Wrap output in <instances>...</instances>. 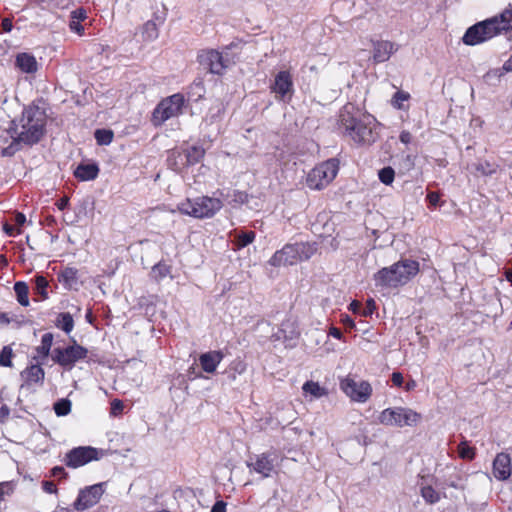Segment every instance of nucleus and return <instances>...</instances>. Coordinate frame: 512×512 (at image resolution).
<instances>
[{
  "mask_svg": "<svg viewBox=\"0 0 512 512\" xmlns=\"http://www.w3.org/2000/svg\"><path fill=\"white\" fill-rule=\"evenodd\" d=\"M512 30V4H509L499 15L477 22L470 26L462 41L474 46L486 42L495 36L506 34Z\"/></svg>",
  "mask_w": 512,
  "mask_h": 512,
  "instance_id": "1",
  "label": "nucleus"
},
{
  "mask_svg": "<svg viewBox=\"0 0 512 512\" xmlns=\"http://www.w3.org/2000/svg\"><path fill=\"white\" fill-rule=\"evenodd\" d=\"M512 30V4H509L499 15L477 22L470 26L462 41L474 46L486 42L495 36L506 34Z\"/></svg>",
  "mask_w": 512,
  "mask_h": 512,
  "instance_id": "2",
  "label": "nucleus"
},
{
  "mask_svg": "<svg viewBox=\"0 0 512 512\" xmlns=\"http://www.w3.org/2000/svg\"><path fill=\"white\" fill-rule=\"evenodd\" d=\"M47 115L44 109L37 105H29L24 108L20 118V132L8 148L3 150V155H11L15 145L20 143L25 145H34L38 143L45 134Z\"/></svg>",
  "mask_w": 512,
  "mask_h": 512,
  "instance_id": "3",
  "label": "nucleus"
},
{
  "mask_svg": "<svg viewBox=\"0 0 512 512\" xmlns=\"http://www.w3.org/2000/svg\"><path fill=\"white\" fill-rule=\"evenodd\" d=\"M420 271V264L416 260H400L389 267L380 269L375 275L376 284L382 287L398 288L406 285Z\"/></svg>",
  "mask_w": 512,
  "mask_h": 512,
  "instance_id": "4",
  "label": "nucleus"
},
{
  "mask_svg": "<svg viewBox=\"0 0 512 512\" xmlns=\"http://www.w3.org/2000/svg\"><path fill=\"white\" fill-rule=\"evenodd\" d=\"M338 129L341 134L358 145H370L376 141L377 134L370 123L357 118L345 106L339 114Z\"/></svg>",
  "mask_w": 512,
  "mask_h": 512,
  "instance_id": "5",
  "label": "nucleus"
},
{
  "mask_svg": "<svg viewBox=\"0 0 512 512\" xmlns=\"http://www.w3.org/2000/svg\"><path fill=\"white\" fill-rule=\"evenodd\" d=\"M317 250L315 242L288 243L271 256L269 264L273 267L295 265L298 262L309 260Z\"/></svg>",
  "mask_w": 512,
  "mask_h": 512,
  "instance_id": "6",
  "label": "nucleus"
},
{
  "mask_svg": "<svg viewBox=\"0 0 512 512\" xmlns=\"http://www.w3.org/2000/svg\"><path fill=\"white\" fill-rule=\"evenodd\" d=\"M222 207L223 202L219 198L209 196L187 198L177 206L180 213L197 219L212 218Z\"/></svg>",
  "mask_w": 512,
  "mask_h": 512,
  "instance_id": "7",
  "label": "nucleus"
},
{
  "mask_svg": "<svg viewBox=\"0 0 512 512\" xmlns=\"http://www.w3.org/2000/svg\"><path fill=\"white\" fill-rule=\"evenodd\" d=\"M185 105L186 99L182 93H175L165 97L154 108L151 122L155 127H159L167 120L181 115Z\"/></svg>",
  "mask_w": 512,
  "mask_h": 512,
  "instance_id": "8",
  "label": "nucleus"
},
{
  "mask_svg": "<svg viewBox=\"0 0 512 512\" xmlns=\"http://www.w3.org/2000/svg\"><path fill=\"white\" fill-rule=\"evenodd\" d=\"M88 356V349L77 343L75 339L65 347H56L52 350V361L67 371H71L75 365Z\"/></svg>",
  "mask_w": 512,
  "mask_h": 512,
  "instance_id": "9",
  "label": "nucleus"
},
{
  "mask_svg": "<svg viewBox=\"0 0 512 512\" xmlns=\"http://www.w3.org/2000/svg\"><path fill=\"white\" fill-rule=\"evenodd\" d=\"M339 164L336 159H328L309 171L306 177V185L311 190H322L336 177Z\"/></svg>",
  "mask_w": 512,
  "mask_h": 512,
  "instance_id": "10",
  "label": "nucleus"
},
{
  "mask_svg": "<svg viewBox=\"0 0 512 512\" xmlns=\"http://www.w3.org/2000/svg\"><path fill=\"white\" fill-rule=\"evenodd\" d=\"M420 419L418 412L405 407L386 408L378 416L380 424L396 427L416 425Z\"/></svg>",
  "mask_w": 512,
  "mask_h": 512,
  "instance_id": "11",
  "label": "nucleus"
},
{
  "mask_svg": "<svg viewBox=\"0 0 512 512\" xmlns=\"http://www.w3.org/2000/svg\"><path fill=\"white\" fill-rule=\"evenodd\" d=\"M339 386L342 392L351 399V401L358 403L367 402L373 392L371 384L362 380L357 382L352 376L348 375L344 378H341L339 381Z\"/></svg>",
  "mask_w": 512,
  "mask_h": 512,
  "instance_id": "12",
  "label": "nucleus"
},
{
  "mask_svg": "<svg viewBox=\"0 0 512 512\" xmlns=\"http://www.w3.org/2000/svg\"><path fill=\"white\" fill-rule=\"evenodd\" d=\"M98 459L99 453L96 448L91 446H79L68 451L65 454L63 462L67 467L76 469Z\"/></svg>",
  "mask_w": 512,
  "mask_h": 512,
  "instance_id": "13",
  "label": "nucleus"
},
{
  "mask_svg": "<svg viewBox=\"0 0 512 512\" xmlns=\"http://www.w3.org/2000/svg\"><path fill=\"white\" fill-rule=\"evenodd\" d=\"M104 492V483L94 484L81 489L73 503L74 509L78 512H82L94 507L99 503Z\"/></svg>",
  "mask_w": 512,
  "mask_h": 512,
  "instance_id": "14",
  "label": "nucleus"
},
{
  "mask_svg": "<svg viewBox=\"0 0 512 512\" xmlns=\"http://www.w3.org/2000/svg\"><path fill=\"white\" fill-rule=\"evenodd\" d=\"M275 456L270 452H263L251 458L247 462V467L250 470L260 474L263 478H269L275 473Z\"/></svg>",
  "mask_w": 512,
  "mask_h": 512,
  "instance_id": "15",
  "label": "nucleus"
},
{
  "mask_svg": "<svg viewBox=\"0 0 512 512\" xmlns=\"http://www.w3.org/2000/svg\"><path fill=\"white\" fill-rule=\"evenodd\" d=\"M271 90L276 97L282 101L289 102L292 98L294 88L293 79L289 71H280L271 85Z\"/></svg>",
  "mask_w": 512,
  "mask_h": 512,
  "instance_id": "16",
  "label": "nucleus"
},
{
  "mask_svg": "<svg viewBox=\"0 0 512 512\" xmlns=\"http://www.w3.org/2000/svg\"><path fill=\"white\" fill-rule=\"evenodd\" d=\"M492 473L499 481H506L512 474V460L508 453H497L492 463Z\"/></svg>",
  "mask_w": 512,
  "mask_h": 512,
  "instance_id": "17",
  "label": "nucleus"
},
{
  "mask_svg": "<svg viewBox=\"0 0 512 512\" xmlns=\"http://www.w3.org/2000/svg\"><path fill=\"white\" fill-rule=\"evenodd\" d=\"M41 364L42 363L40 362L32 364L21 372V377L23 379L22 387H30L33 384H43L45 371L41 367Z\"/></svg>",
  "mask_w": 512,
  "mask_h": 512,
  "instance_id": "18",
  "label": "nucleus"
},
{
  "mask_svg": "<svg viewBox=\"0 0 512 512\" xmlns=\"http://www.w3.org/2000/svg\"><path fill=\"white\" fill-rule=\"evenodd\" d=\"M223 359L224 353L221 350H212L201 354L199 363L204 372L214 373Z\"/></svg>",
  "mask_w": 512,
  "mask_h": 512,
  "instance_id": "19",
  "label": "nucleus"
},
{
  "mask_svg": "<svg viewBox=\"0 0 512 512\" xmlns=\"http://www.w3.org/2000/svg\"><path fill=\"white\" fill-rule=\"evenodd\" d=\"M397 51V46L390 41H377L374 43L373 59L376 63L389 60L392 53Z\"/></svg>",
  "mask_w": 512,
  "mask_h": 512,
  "instance_id": "20",
  "label": "nucleus"
},
{
  "mask_svg": "<svg viewBox=\"0 0 512 512\" xmlns=\"http://www.w3.org/2000/svg\"><path fill=\"white\" fill-rule=\"evenodd\" d=\"M100 172L96 163H80L74 170V177L79 181H91L98 177Z\"/></svg>",
  "mask_w": 512,
  "mask_h": 512,
  "instance_id": "21",
  "label": "nucleus"
},
{
  "mask_svg": "<svg viewBox=\"0 0 512 512\" xmlns=\"http://www.w3.org/2000/svg\"><path fill=\"white\" fill-rule=\"evenodd\" d=\"M185 154L182 149H173L168 155L167 165L168 167L177 172H182L185 168L189 167Z\"/></svg>",
  "mask_w": 512,
  "mask_h": 512,
  "instance_id": "22",
  "label": "nucleus"
},
{
  "mask_svg": "<svg viewBox=\"0 0 512 512\" xmlns=\"http://www.w3.org/2000/svg\"><path fill=\"white\" fill-rule=\"evenodd\" d=\"M54 336L51 332H47L42 335L40 345L35 348L37 356L34 359L39 360L38 362L44 363L45 359L50 355L51 356V348L53 345Z\"/></svg>",
  "mask_w": 512,
  "mask_h": 512,
  "instance_id": "23",
  "label": "nucleus"
},
{
  "mask_svg": "<svg viewBox=\"0 0 512 512\" xmlns=\"http://www.w3.org/2000/svg\"><path fill=\"white\" fill-rule=\"evenodd\" d=\"M58 281L67 289H72L78 282V269L75 267H65L58 274Z\"/></svg>",
  "mask_w": 512,
  "mask_h": 512,
  "instance_id": "24",
  "label": "nucleus"
},
{
  "mask_svg": "<svg viewBox=\"0 0 512 512\" xmlns=\"http://www.w3.org/2000/svg\"><path fill=\"white\" fill-rule=\"evenodd\" d=\"M199 64H223L222 55L216 49H203L197 55Z\"/></svg>",
  "mask_w": 512,
  "mask_h": 512,
  "instance_id": "25",
  "label": "nucleus"
},
{
  "mask_svg": "<svg viewBox=\"0 0 512 512\" xmlns=\"http://www.w3.org/2000/svg\"><path fill=\"white\" fill-rule=\"evenodd\" d=\"M256 238V233L252 230L250 231H240L235 234V238L233 240L234 251H238L253 243Z\"/></svg>",
  "mask_w": 512,
  "mask_h": 512,
  "instance_id": "26",
  "label": "nucleus"
},
{
  "mask_svg": "<svg viewBox=\"0 0 512 512\" xmlns=\"http://www.w3.org/2000/svg\"><path fill=\"white\" fill-rule=\"evenodd\" d=\"M182 150L185 154L184 157H186L189 166L199 163L205 155V150L201 146L193 145Z\"/></svg>",
  "mask_w": 512,
  "mask_h": 512,
  "instance_id": "27",
  "label": "nucleus"
},
{
  "mask_svg": "<svg viewBox=\"0 0 512 512\" xmlns=\"http://www.w3.org/2000/svg\"><path fill=\"white\" fill-rule=\"evenodd\" d=\"M14 291L18 303L23 307L29 306V287L27 283L24 281H17L14 284Z\"/></svg>",
  "mask_w": 512,
  "mask_h": 512,
  "instance_id": "28",
  "label": "nucleus"
},
{
  "mask_svg": "<svg viewBox=\"0 0 512 512\" xmlns=\"http://www.w3.org/2000/svg\"><path fill=\"white\" fill-rule=\"evenodd\" d=\"M302 390L305 394H310L315 398L328 395V390L325 387L320 386L318 382L312 380L306 381L302 386Z\"/></svg>",
  "mask_w": 512,
  "mask_h": 512,
  "instance_id": "29",
  "label": "nucleus"
},
{
  "mask_svg": "<svg viewBox=\"0 0 512 512\" xmlns=\"http://www.w3.org/2000/svg\"><path fill=\"white\" fill-rule=\"evenodd\" d=\"M410 98L411 95L408 92L399 90L393 94L390 102L393 108L408 111L409 105H405L404 102H408Z\"/></svg>",
  "mask_w": 512,
  "mask_h": 512,
  "instance_id": "30",
  "label": "nucleus"
},
{
  "mask_svg": "<svg viewBox=\"0 0 512 512\" xmlns=\"http://www.w3.org/2000/svg\"><path fill=\"white\" fill-rule=\"evenodd\" d=\"M247 369V364L240 358H236L230 362L227 373L228 377L234 381L238 375L243 374Z\"/></svg>",
  "mask_w": 512,
  "mask_h": 512,
  "instance_id": "31",
  "label": "nucleus"
},
{
  "mask_svg": "<svg viewBox=\"0 0 512 512\" xmlns=\"http://www.w3.org/2000/svg\"><path fill=\"white\" fill-rule=\"evenodd\" d=\"M56 326L69 334L74 328V320L70 313H60L56 319Z\"/></svg>",
  "mask_w": 512,
  "mask_h": 512,
  "instance_id": "32",
  "label": "nucleus"
},
{
  "mask_svg": "<svg viewBox=\"0 0 512 512\" xmlns=\"http://www.w3.org/2000/svg\"><path fill=\"white\" fill-rule=\"evenodd\" d=\"M421 496L428 504H435L441 499L440 493L430 485L421 488Z\"/></svg>",
  "mask_w": 512,
  "mask_h": 512,
  "instance_id": "33",
  "label": "nucleus"
},
{
  "mask_svg": "<svg viewBox=\"0 0 512 512\" xmlns=\"http://www.w3.org/2000/svg\"><path fill=\"white\" fill-rule=\"evenodd\" d=\"M459 457L465 460H473L476 457V449L469 446L468 441L463 440L458 445Z\"/></svg>",
  "mask_w": 512,
  "mask_h": 512,
  "instance_id": "34",
  "label": "nucleus"
},
{
  "mask_svg": "<svg viewBox=\"0 0 512 512\" xmlns=\"http://www.w3.org/2000/svg\"><path fill=\"white\" fill-rule=\"evenodd\" d=\"M94 137L98 145H109L113 141L114 133L109 129H97Z\"/></svg>",
  "mask_w": 512,
  "mask_h": 512,
  "instance_id": "35",
  "label": "nucleus"
},
{
  "mask_svg": "<svg viewBox=\"0 0 512 512\" xmlns=\"http://www.w3.org/2000/svg\"><path fill=\"white\" fill-rule=\"evenodd\" d=\"M475 169L482 176H491L497 172L498 165L485 160L476 164Z\"/></svg>",
  "mask_w": 512,
  "mask_h": 512,
  "instance_id": "36",
  "label": "nucleus"
},
{
  "mask_svg": "<svg viewBox=\"0 0 512 512\" xmlns=\"http://www.w3.org/2000/svg\"><path fill=\"white\" fill-rule=\"evenodd\" d=\"M49 286V282L43 275L35 276V290L41 296L42 300H46L48 298L47 288Z\"/></svg>",
  "mask_w": 512,
  "mask_h": 512,
  "instance_id": "37",
  "label": "nucleus"
},
{
  "mask_svg": "<svg viewBox=\"0 0 512 512\" xmlns=\"http://www.w3.org/2000/svg\"><path fill=\"white\" fill-rule=\"evenodd\" d=\"M71 406V401L63 398L54 403L53 409L57 416H66L71 412Z\"/></svg>",
  "mask_w": 512,
  "mask_h": 512,
  "instance_id": "38",
  "label": "nucleus"
},
{
  "mask_svg": "<svg viewBox=\"0 0 512 512\" xmlns=\"http://www.w3.org/2000/svg\"><path fill=\"white\" fill-rule=\"evenodd\" d=\"M171 272V267L163 262H159L152 267V273L157 281L164 279Z\"/></svg>",
  "mask_w": 512,
  "mask_h": 512,
  "instance_id": "39",
  "label": "nucleus"
},
{
  "mask_svg": "<svg viewBox=\"0 0 512 512\" xmlns=\"http://www.w3.org/2000/svg\"><path fill=\"white\" fill-rule=\"evenodd\" d=\"M142 35L145 40H154L158 37V28L153 21H147L143 25Z\"/></svg>",
  "mask_w": 512,
  "mask_h": 512,
  "instance_id": "40",
  "label": "nucleus"
},
{
  "mask_svg": "<svg viewBox=\"0 0 512 512\" xmlns=\"http://www.w3.org/2000/svg\"><path fill=\"white\" fill-rule=\"evenodd\" d=\"M379 180L385 185H391L395 178V171L392 167L387 166L379 170Z\"/></svg>",
  "mask_w": 512,
  "mask_h": 512,
  "instance_id": "41",
  "label": "nucleus"
},
{
  "mask_svg": "<svg viewBox=\"0 0 512 512\" xmlns=\"http://www.w3.org/2000/svg\"><path fill=\"white\" fill-rule=\"evenodd\" d=\"M13 350L10 346H4L0 352V366L12 367Z\"/></svg>",
  "mask_w": 512,
  "mask_h": 512,
  "instance_id": "42",
  "label": "nucleus"
},
{
  "mask_svg": "<svg viewBox=\"0 0 512 512\" xmlns=\"http://www.w3.org/2000/svg\"><path fill=\"white\" fill-rule=\"evenodd\" d=\"M441 194L437 191H431L428 192L426 196V200L428 202V207L430 209H434L437 206H442L444 204V201H440Z\"/></svg>",
  "mask_w": 512,
  "mask_h": 512,
  "instance_id": "43",
  "label": "nucleus"
},
{
  "mask_svg": "<svg viewBox=\"0 0 512 512\" xmlns=\"http://www.w3.org/2000/svg\"><path fill=\"white\" fill-rule=\"evenodd\" d=\"M14 486L11 482H0V504L5 501L6 496L12 495Z\"/></svg>",
  "mask_w": 512,
  "mask_h": 512,
  "instance_id": "44",
  "label": "nucleus"
},
{
  "mask_svg": "<svg viewBox=\"0 0 512 512\" xmlns=\"http://www.w3.org/2000/svg\"><path fill=\"white\" fill-rule=\"evenodd\" d=\"M15 64L21 65V64H37V61L34 56L28 54V53H19L16 56V62Z\"/></svg>",
  "mask_w": 512,
  "mask_h": 512,
  "instance_id": "45",
  "label": "nucleus"
},
{
  "mask_svg": "<svg viewBox=\"0 0 512 512\" xmlns=\"http://www.w3.org/2000/svg\"><path fill=\"white\" fill-rule=\"evenodd\" d=\"M22 74H27L26 80L32 81L34 74L37 71L38 66H17Z\"/></svg>",
  "mask_w": 512,
  "mask_h": 512,
  "instance_id": "46",
  "label": "nucleus"
},
{
  "mask_svg": "<svg viewBox=\"0 0 512 512\" xmlns=\"http://www.w3.org/2000/svg\"><path fill=\"white\" fill-rule=\"evenodd\" d=\"M42 489L48 494H57L58 488L53 481L44 480L42 481Z\"/></svg>",
  "mask_w": 512,
  "mask_h": 512,
  "instance_id": "47",
  "label": "nucleus"
},
{
  "mask_svg": "<svg viewBox=\"0 0 512 512\" xmlns=\"http://www.w3.org/2000/svg\"><path fill=\"white\" fill-rule=\"evenodd\" d=\"M3 230L10 237L19 235L22 232L21 228H18L15 225H12V224H9V223H4L3 224Z\"/></svg>",
  "mask_w": 512,
  "mask_h": 512,
  "instance_id": "48",
  "label": "nucleus"
},
{
  "mask_svg": "<svg viewBox=\"0 0 512 512\" xmlns=\"http://www.w3.org/2000/svg\"><path fill=\"white\" fill-rule=\"evenodd\" d=\"M50 475L52 477H56L59 479H66L68 477V473L62 466H55L50 470Z\"/></svg>",
  "mask_w": 512,
  "mask_h": 512,
  "instance_id": "49",
  "label": "nucleus"
},
{
  "mask_svg": "<svg viewBox=\"0 0 512 512\" xmlns=\"http://www.w3.org/2000/svg\"><path fill=\"white\" fill-rule=\"evenodd\" d=\"M87 18L86 10L82 7L77 8L71 12V19L76 21H83Z\"/></svg>",
  "mask_w": 512,
  "mask_h": 512,
  "instance_id": "50",
  "label": "nucleus"
},
{
  "mask_svg": "<svg viewBox=\"0 0 512 512\" xmlns=\"http://www.w3.org/2000/svg\"><path fill=\"white\" fill-rule=\"evenodd\" d=\"M249 200V196L244 191H234L233 194V201L238 204H245Z\"/></svg>",
  "mask_w": 512,
  "mask_h": 512,
  "instance_id": "51",
  "label": "nucleus"
},
{
  "mask_svg": "<svg viewBox=\"0 0 512 512\" xmlns=\"http://www.w3.org/2000/svg\"><path fill=\"white\" fill-rule=\"evenodd\" d=\"M124 409V404L121 400L119 399H114L112 402H111V414L112 415H118V414H121L122 411Z\"/></svg>",
  "mask_w": 512,
  "mask_h": 512,
  "instance_id": "52",
  "label": "nucleus"
},
{
  "mask_svg": "<svg viewBox=\"0 0 512 512\" xmlns=\"http://www.w3.org/2000/svg\"><path fill=\"white\" fill-rule=\"evenodd\" d=\"M392 384L396 387H401L404 383V377L400 372H393L391 375Z\"/></svg>",
  "mask_w": 512,
  "mask_h": 512,
  "instance_id": "53",
  "label": "nucleus"
},
{
  "mask_svg": "<svg viewBox=\"0 0 512 512\" xmlns=\"http://www.w3.org/2000/svg\"><path fill=\"white\" fill-rule=\"evenodd\" d=\"M69 27L72 31L76 32L79 35H82L84 33V27L80 24V21L71 19Z\"/></svg>",
  "mask_w": 512,
  "mask_h": 512,
  "instance_id": "54",
  "label": "nucleus"
},
{
  "mask_svg": "<svg viewBox=\"0 0 512 512\" xmlns=\"http://www.w3.org/2000/svg\"><path fill=\"white\" fill-rule=\"evenodd\" d=\"M226 506L227 504L223 500L216 501L211 508V512H227Z\"/></svg>",
  "mask_w": 512,
  "mask_h": 512,
  "instance_id": "55",
  "label": "nucleus"
},
{
  "mask_svg": "<svg viewBox=\"0 0 512 512\" xmlns=\"http://www.w3.org/2000/svg\"><path fill=\"white\" fill-rule=\"evenodd\" d=\"M399 140L401 143L407 145L412 141V134L407 130H403L399 135Z\"/></svg>",
  "mask_w": 512,
  "mask_h": 512,
  "instance_id": "56",
  "label": "nucleus"
},
{
  "mask_svg": "<svg viewBox=\"0 0 512 512\" xmlns=\"http://www.w3.org/2000/svg\"><path fill=\"white\" fill-rule=\"evenodd\" d=\"M341 322L343 325H345L346 327H348L350 329L355 328L354 320L347 314L341 315Z\"/></svg>",
  "mask_w": 512,
  "mask_h": 512,
  "instance_id": "57",
  "label": "nucleus"
},
{
  "mask_svg": "<svg viewBox=\"0 0 512 512\" xmlns=\"http://www.w3.org/2000/svg\"><path fill=\"white\" fill-rule=\"evenodd\" d=\"M15 226L20 228L26 222V217L23 213L17 212L14 216Z\"/></svg>",
  "mask_w": 512,
  "mask_h": 512,
  "instance_id": "58",
  "label": "nucleus"
},
{
  "mask_svg": "<svg viewBox=\"0 0 512 512\" xmlns=\"http://www.w3.org/2000/svg\"><path fill=\"white\" fill-rule=\"evenodd\" d=\"M374 309H375V302L373 299H369L367 301V307L362 313L363 316L367 317V316L371 315L373 313Z\"/></svg>",
  "mask_w": 512,
  "mask_h": 512,
  "instance_id": "59",
  "label": "nucleus"
},
{
  "mask_svg": "<svg viewBox=\"0 0 512 512\" xmlns=\"http://www.w3.org/2000/svg\"><path fill=\"white\" fill-rule=\"evenodd\" d=\"M68 204H69V198L64 196L62 198H60L57 202H56V206L59 210L63 211L65 210L67 207H68Z\"/></svg>",
  "mask_w": 512,
  "mask_h": 512,
  "instance_id": "60",
  "label": "nucleus"
},
{
  "mask_svg": "<svg viewBox=\"0 0 512 512\" xmlns=\"http://www.w3.org/2000/svg\"><path fill=\"white\" fill-rule=\"evenodd\" d=\"M330 336L338 339V340H341L343 338V334L341 332V330L337 327H334L332 326L330 329H329V333H328Z\"/></svg>",
  "mask_w": 512,
  "mask_h": 512,
  "instance_id": "61",
  "label": "nucleus"
},
{
  "mask_svg": "<svg viewBox=\"0 0 512 512\" xmlns=\"http://www.w3.org/2000/svg\"><path fill=\"white\" fill-rule=\"evenodd\" d=\"M361 306L362 304L358 301V300H353L349 306H348V309L353 312V313H357L359 312V310L361 309Z\"/></svg>",
  "mask_w": 512,
  "mask_h": 512,
  "instance_id": "62",
  "label": "nucleus"
},
{
  "mask_svg": "<svg viewBox=\"0 0 512 512\" xmlns=\"http://www.w3.org/2000/svg\"><path fill=\"white\" fill-rule=\"evenodd\" d=\"M12 21L8 18L2 20V29L4 32H10L12 29Z\"/></svg>",
  "mask_w": 512,
  "mask_h": 512,
  "instance_id": "63",
  "label": "nucleus"
},
{
  "mask_svg": "<svg viewBox=\"0 0 512 512\" xmlns=\"http://www.w3.org/2000/svg\"><path fill=\"white\" fill-rule=\"evenodd\" d=\"M11 323V319L8 314L5 312H0V324L9 325Z\"/></svg>",
  "mask_w": 512,
  "mask_h": 512,
  "instance_id": "64",
  "label": "nucleus"
}]
</instances>
